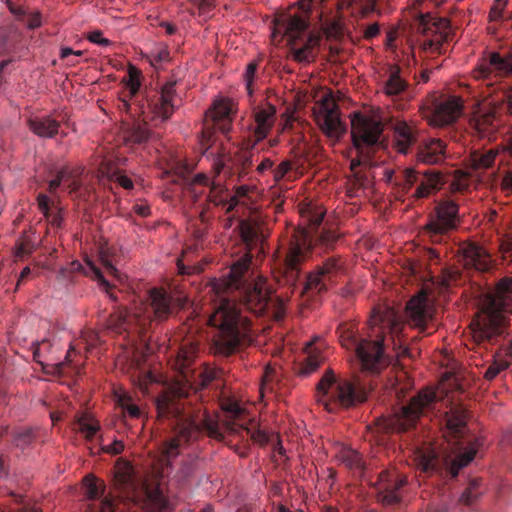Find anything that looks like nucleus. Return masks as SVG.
I'll return each instance as SVG.
<instances>
[{"label": "nucleus", "mask_w": 512, "mask_h": 512, "mask_svg": "<svg viewBox=\"0 0 512 512\" xmlns=\"http://www.w3.org/2000/svg\"><path fill=\"white\" fill-rule=\"evenodd\" d=\"M195 351L193 349L187 350L182 348L178 354L179 360L182 361L181 365L187 367L193 360Z\"/></svg>", "instance_id": "nucleus-57"}, {"label": "nucleus", "mask_w": 512, "mask_h": 512, "mask_svg": "<svg viewBox=\"0 0 512 512\" xmlns=\"http://www.w3.org/2000/svg\"><path fill=\"white\" fill-rule=\"evenodd\" d=\"M75 424L78 430L85 435L87 439H92L99 430V424L88 413L77 416Z\"/></svg>", "instance_id": "nucleus-42"}, {"label": "nucleus", "mask_w": 512, "mask_h": 512, "mask_svg": "<svg viewBox=\"0 0 512 512\" xmlns=\"http://www.w3.org/2000/svg\"><path fill=\"white\" fill-rule=\"evenodd\" d=\"M415 184H417V188L412 195L413 198H426L431 192L440 189L442 185L441 174L436 170H428L420 176L413 168L398 171L395 187L400 197L407 195Z\"/></svg>", "instance_id": "nucleus-13"}, {"label": "nucleus", "mask_w": 512, "mask_h": 512, "mask_svg": "<svg viewBox=\"0 0 512 512\" xmlns=\"http://www.w3.org/2000/svg\"><path fill=\"white\" fill-rule=\"evenodd\" d=\"M315 119L321 131L331 139L337 140L346 132V127L340 119L338 106L329 98L323 99L319 110L315 113Z\"/></svg>", "instance_id": "nucleus-23"}, {"label": "nucleus", "mask_w": 512, "mask_h": 512, "mask_svg": "<svg viewBox=\"0 0 512 512\" xmlns=\"http://www.w3.org/2000/svg\"><path fill=\"white\" fill-rule=\"evenodd\" d=\"M28 126L41 138H53L59 131L60 122L50 116H36L28 120Z\"/></svg>", "instance_id": "nucleus-37"}, {"label": "nucleus", "mask_w": 512, "mask_h": 512, "mask_svg": "<svg viewBox=\"0 0 512 512\" xmlns=\"http://www.w3.org/2000/svg\"><path fill=\"white\" fill-rule=\"evenodd\" d=\"M492 74L497 77L512 76V50L491 52L487 62L479 65L475 71L477 79L490 80Z\"/></svg>", "instance_id": "nucleus-25"}, {"label": "nucleus", "mask_w": 512, "mask_h": 512, "mask_svg": "<svg viewBox=\"0 0 512 512\" xmlns=\"http://www.w3.org/2000/svg\"><path fill=\"white\" fill-rule=\"evenodd\" d=\"M247 142L248 139L243 141V150L237 153L234 157L226 154L224 151L219 153L213 164L215 173L220 174L225 168H229L230 170L235 169L239 177L247 175L248 170L253 165L251 153L253 148H248L246 146Z\"/></svg>", "instance_id": "nucleus-27"}, {"label": "nucleus", "mask_w": 512, "mask_h": 512, "mask_svg": "<svg viewBox=\"0 0 512 512\" xmlns=\"http://www.w3.org/2000/svg\"><path fill=\"white\" fill-rule=\"evenodd\" d=\"M124 449V445L121 441H114L112 444H109L105 447V451L107 453H111V454H119L123 451Z\"/></svg>", "instance_id": "nucleus-62"}, {"label": "nucleus", "mask_w": 512, "mask_h": 512, "mask_svg": "<svg viewBox=\"0 0 512 512\" xmlns=\"http://www.w3.org/2000/svg\"><path fill=\"white\" fill-rule=\"evenodd\" d=\"M89 41L95 44H99L101 46H108L110 41L103 37L101 31H93L88 35Z\"/></svg>", "instance_id": "nucleus-58"}, {"label": "nucleus", "mask_w": 512, "mask_h": 512, "mask_svg": "<svg viewBox=\"0 0 512 512\" xmlns=\"http://www.w3.org/2000/svg\"><path fill=\"white\" fill-rule=\"evenodd\" d=\"M407 479L399 475L395 470H383L377 481V500L384 506H393L400 503L401 488L405 486Z\"/></svg>", "instance_id": "nucleus-22"}, {"label": "nucleus", "mask_w": 512, "mask_h": 512, "mask_svg": "<svg viewBox=\"0 0 512 512\" xmlns=\"http://www.w3.org/2000/svg\"><path fill=\"white\" fill-rule=\"evenodd\" d=\"M156 409L158 418L169 420L177 432L163 448L167 464L178 456L182 445L196 438L200 432L218 441L224 440L218 421L209 414L197 393L187 395L181 389H167L156 398Z\"/></svg>", "instance_id": "nucleus-2"}, {"label": "nucleus", "mask_w": 512, "mask_h": 512, "mask_svg": "<svg viewBox=\"0 0 512 512\" xmlns=\"http://www.w3.org/2000/svg\"><path fill=\"white\" fill-rule=\"evenodd\" d=\"M35 430L32 428H25L17 431L14 434V445L20 449H25L30 446L35 440Z\"/></svg>", "instance_id": "nucleus-47"}, {"label": "nucleus", "mask_w": 512, "mask_h": 512, "mask_svg": "<svg viewBox=\"0 0 512 512\" xmlns=\"http://www.w3.org/2000/svg\"><path fill=\"white\" fill-rule=\"evenodd\" d=\"M306 257V250L298 243H292L281 264L280 270L285 283L294 285L300 277L301 265Z\"/></svg>", "instance_id": "nucleus-30"}, {"label": "nucleus", "mask_w": 512, "mask_h": 512, "mask_svg": "<svg viewBox=\"0 0 512 512\" xmlns=\"http://www.w3.org/2000/svg\"><path fill=\"white\" fill-rule=\"evenodd\" d=\"M498 154L497 149L473 151L469 156L470 166L475 170L488 169L492 167Z\"/></svg>", "instance_id": "nucleus-39"}, {"label": "nucleus", "mask_w": 512, "mask_h": 512, "mask_svg": "<svg viewBox=\"0 0 512 512\" xmlns=\"http://www.w3.org/2000/svg\"><path fill=\"white\" fill-rule=\"evenodd\" d=\"M406 317L410 326L417 328L420 333L431 334L435 330L430 325L432 310L424 293L412 297L406 305Z\"/></svg>", "instance_id": "nucleus-24"}, {"label": "nucleus", "mask_w": 512, "mask_h": 512, "mask_svg": "<svg viewBox=\"0 0 512 512\" xmlns=\"http://www.w3.org/2000/svg\"><path fill=\"white\" fill-rule=\"evenodd\" d=\"M224 411L228 414V420L225 424V430L230 434H239L241 437L249 436L251 440L260 445L268 442L267 434L256 428H250L244 421L245 410L236 402H230L224 406Z\"/></svg>", "instance_id": "nucleus-21"}, {"label": "nucleus", "mask_w": 512, "mask_h": 512, "mask_svg": "<svg viewBox=\"0 0 512 512\" xmlns=\"http://www.w3.org/2000/svg\"><path fill=\"white\" fill-rule=\"evenodd\" d=\"M379 31V25L377 23H373L365 29L364 38L368 40L372 39L379 34Z\"/></svg>", "instance_id": "nucleus-63"}, {"label": "nucleus", "mask_w": 512, "mask_h": 512, "mask_svg": "<svg viewBox=\"0 0 512 512\" xmlns=\"http://www.w3.org/2000/svg\"><path fill=\"white\" fill-rule=\"evenodd\" d=\"M446 158V144L441 139L432 138L421 142L416 150V160L425 165L442 163Z\"/></svg>", "instance_id": "nucleus-32"}, {"label": "nucleus", "mask_w": 512, "mask_h": 512, "mask_svg": "<svg viewBox=\"0 0 512 512\" xmlns=\"http://www.w3.org/2000/svg\"><path fill=\"white\" fill-rule=\"evenodd\" d=\"M322 357L318 350L312 348V344L307 345V357L305 359V372L315 371L321 364Z\"/></svg>", "instance_id": "nucleus-48"}, {"label": "nucleus", "mask_w": 512, "mask_h": 512, "mask_svg": "<svg viewBox=\"0 0 512 512\" xmlns=\"http://www.w3.org/2000/svg\"><path fill=\"white\" fill-rule=\"evenodd\" d=\"M257 67H258L257 62L249 63L247 65V67H246V71H245V74H244V79H245V82H246V88H247L248 93L250 95L252 94V83H253V79L255 77V73L257 71Z\"/></svg>", "instance_id": "nucleus-54"}, {"label": "nucleus", "mask_w": 512, "mask_h": 512, "mask_svg": "<svg viewBox=\"0 0 512 512\" xmlns=\"http://www.w3.org/2000/svg\"><path fill=\"white\" fill-rule=\"evenodd\" d=\"M318 241L326 248L333 247L334 243L338 240L339 235L333 229L322 228L318 233Z\"/></svg>", "instance_id": "nucleus-51"}, {"label": "nucleus", "mask_w": 512, "mask_h": 512, "mask_svg": "<svg viewBox=\"0 0 512 512\" xmlns=\"http://www.w3.org/2000/svg\"><path fill=\"white\" fill-rule=\"evenodd\" d=\"M459 252L461 253V261L467 270L485 273L491 271L495 266L491 255L475 243L462 245Z\"/></svg>", "instance_id": "nucleus-28"}, {"label": "nucleus", "mask_w": 512, "mask_h": 512, "mask_svg": "<svg viewBox=\"0 0 512 512\" xmlns=\"http://www.w3.org/2000/svg\"><path fill=\"white\" fill-rule=\"evenodd\" d=\"M508 87L502 89L496 95L492 93H488L487 97L490 100L487 103L488 108L480 110L470 121L471 126L475 129L478 136L480 138H488L491 140L493 135L496 133L499 123L498 116L500 112L506 107V102L499 104L498 101L501 100V94Z\"/></svg>", "instance_id": "nucleus-17"}, {"label": "nucleus", "mask_w": 512, "mask_h": 512, "mask_svg": "<svg viewBox=\"0 0 512 512\" xmlns=\"http://www.w3.org/2000/svg\"><path fill=\"white\" fill-rule=\"evenodd\" d=\"M317 401L330 412L350 408L367 399V391L360 384L347 378L337 376L328 368L317 386Z\"/></svg>", "instance_id": "nucleus-8"}, {"label": "nucleus", "mask_w": 512, "mask_h": 512, "mask_svg": "<svg viewBox=\"0 0 512 512\" xmlns=\"http://www.w3.org/2000/svg\"><path fill=\"white\" fill-rule=\"evenodd\" d=\"M450 505L446 500H443L441 503L431 506L427 512H449Z\"/></svg>", "instance_id": "nucleus-64"}, {"label": "nucleus", "mask_w": 512, "mask_h": 512, "mask_svg": "<svg viewBox=\"0 0 512 512\" xmlns=\"http://www.w3.org/2000/svg\"><path fill=\"white\" fill-rule=\"evenodd\" d=\"M437 401L438 397L433 389L419 391L406 405L384 420L385 430L397 433L411 430L422 416H428L434 411Z\"/></svg>", "instance_id": "nucleus-11"}, {"label": "nucleus", "mask_w": 512, "mask_h": 512, "mask_svg": "<svg viewBox=\"0 0 512 512\" xmlns=\"http://www.w3.org/2000/svg\"><path fill=\"white\" fill-rule=\"evenodd\" d=\"M82 273L85 276H89L93 279H96L99 284L105 288H109L110 284L109 282L104 278L103 272L101 269L95 265L94 262H92L89 259L85 260V264H82L81 262L75 260L72 261L66 268H62L59 272L60 276L66 278L68 277V274L72 273Z\"/></svg>", "instance_id": "nucleus-36"}, {"label": "nucleus", "mask_w": 512, "mask_h": 512, "mask_svg": "<svg viewBox=\"0 0 512 512\" xmlns=\"http://www.w3.org/2000/svg\"><path fill=\"white\" fill-rule=\"evenodd\" d=\"M404 328L405 324L393 312H389L385 317L374 318L366 336L359 335L350 326L341 330L339 338L343 347L355 352L362 371L374 375L389 365L384 352L386 341L389 338L396 345L395 338L400 340Z\"/></svg>", "instance_id": "nucleus-3"}, {"label": "nucleus", "mask_w": 512, "mask_h": 512, "mask_svg": "<svg viewBox=\"0 0 512 512\" xmlns=\"http://www.w3.org/2000/svg\"><path fill=\"white\" fill-rule=\"evenodd\" d=\"M277 382L276 370L270 366H267L264 370L262 381H261V393L273 392L275 384Z\"/></svg>", "instance_id": "nucleus-49"}, {"label": "nucleus", "mask_w": 512, "mask_h": 512, "mask_svg": "<svg viewBox=\"0 0 512 512\" xmlns=\"http://www.w3.org/2000/svg\"><path fill=\"white\" fill-rule=\"evenodd\" d=\"M462 104L460 99L456 97L436 105L433 112L431 122L436 126H445L453 123L460 116Z\"/></svg>", "instance_id": "nucleus-33"}, {"label": "nucleus", "mask_w": 512, "mask_h": 512, "mask_svg": "<svg viewBox=\"0 0 512 512\" xmlns=\"http://www.w3.org/2000/svg\"><path fill=\"white\" fill-rule=\"evenodd\" d=\"M176 81H168L161 90L147 100V108L153 120L167 121L178 107V98L175 90Z\"/></svg>", "instance_id": "nucleus-19"}, {"label": "nucleus", "mask_w": 512, "mask_h": 512, "mask_svg": "<svg viewBox=\"0 0 512 512\" xmlns=\"http://www.w3.org/2000/svg\"><path fill=\"white\" fill-rule=\"evenodd\" d=\"M512 278L498 282L494 290L483 295L480 308L469 327L477 345H494L506 331L505 313H512Z\"/></svg>", "instance_id": "nucleus-5"}, {"label": "nucleus", "mask_w": 512, "mask_h": 512, "mask_svg": "<svg viewBox=\"0 0 512 512\" xmlns=\"http://www.w3.org/2000/svg\"><path fill=\"white\" fill-rule=\"evenodd\" d=\"M150 137V131L146 124H133L126 131L125 138L127 141L135 144H142L146 142Z\"/></svg>", "instance_id": "nucleus-44"}, {"label": "nucleus", "mask_w": 512, "mask_h": 512, "mask_svg": "<svg viewBox=\"0 0 512 512\" xmlns=\"http://www.w3.org/2000/svg\"><path fill=\"white\" fill-rule=\"evenodd\" d=\"M506 102V109L512 115V86H509L502 94L501 100L498 101L499 104Z\"/></svg>", "instance_id": "nucleus-60"}, {"label": "nucleus", "mask_w": 512, "mask_h": 512, "mask_svg": "<svg viewBox=\"0 0 512 512\" xmlns=\"http://www.w3.org/2000/svg\"><path fill=\"white\" fill-rule=\"evenodd\" d=\"M341 461L351 470L364 472L365 462L362 455L353 449H344L341 452Z\"/></svg>", "instance_id": "nucleus-43"}, {"label": "nucleus", "mask_w": 512, "mask_h": 512, "mask_svg": "<svg viewBox=\"0 0 512 512\" xmlns=\"http://www.w3.org/2000/svg\"><path fill=\"white\" fill-rule=\"evenodd\" d=\"M200 186H209V193L206 198V205L205 207H203L200 213L202 220H204L205 213L209 211L211 204L217 207H222L227 213L233 211L228 210V206L230 204V195L228 194V192L222 186L210 182L209 178L205 174L201 173L193 177L187 188L188 192L191 194L194 200V203H196L199 197L204 193L203 190L198 189V187Z\"/></svg>", "instance_id": "nucleus-16"}, {"label": "nucleus", "mask_w": 512, "mask_h": 512, "mask_svg": "<svg viewBox=\"0 0 512 512\" xmlns=\"http://www.w3.org/2000/svg\"><path fill=\"white\" fill-rule=\"evenodd\" d=\"M389 76L384 84V92L387 96H398L403 93L408 84L401 76V69L398 65L389 66Z\"/></svg>", "instance_id": "nucleus-38"}, {"label": "nucleus", "mask_w": 512, "mask_h": 512, "mask_svg": "<svg viewBox=\"0 0 512 512\" xmlns=\"http://www.w3.org/2000/svg\"><path fill=\"white\" fill-rule=\"evenodd\" d=\"M129 79L126 82V88L128 89L129 98H121L119 100L118 108L131 116L135 117L137 114H145V105L140 104L138 101L131 100L138 94L140 89V71L135 67L129 69Z\"/></svg>", "instance_id": "nucleus-31"}, {"label": "nucleus", "mask_w": 512, "mask_h": 512, "mask_svg": "<svg viewBox=\"0 0 512 512\" xmlns=\"http://www.w3.org/2000/svg\"><path fill=\"white\" fill-rule=\"evenodd\" d=\"M417 31L420 34L417 43L427 56L442 54L443 44L450 38V23L447 19H435L429 15L421 16Z\"/></svg>", "instance_id": "nucleus-12"}, {"label": "nucleus", "mask_w": 512, "mask_h": 512, "mask_svg": "<svg viewBox=\"0 0 512 512\" xmlns=\"http://www.w3.org/2000/svg\"><path fill=\"white\" fill-rule=\"evenodd\" d=\"M83 485L88 501L85 512H114L112 501L108 498H102L105 492L103 481L89 474L84 477Z\"/></svg>", "instance_id": "nucleus-26"}, {"label": "nucleus", "mask_w": 512, "mask_h": 512, "mask_svg": "<svg viewBox=\"0 0 512 512\" xmlns=\"http://www.w3.org/2000/svg\"><path fill=\"white\" fill-rule=\"evenodd\" d=\"M467 416V410L462 404L451 403L449 410L444 414V419L448 432L455 440L456 455L441 458L434 451L422 454L420 465L423 472L438 474L443 479H453L460 469L474 459L478 440L472 437L465 438Z\"/></svg>", "instance_id": "nucleus-4"}, {"label": "nucleus", "mask_w": 512, "mask_h": 512, "mask_svg": "<svg viewBox=\"0 0 512 512\" xmlns=\"http://www.w3.org/2000/svg\"><path fill=\"white\" fill-rule=\"evenodd\" d=\"M196 464L192 460L182 461L180 468L175 474V479L179 485H186L194 475Z\"/></svg>", "instance_id": "nucleus-45"}, {"label": "nucleus", "mask_w": 512, "mask_h": 512, "mask_svg": "<svg viewBox=\"0 0 512 512\" xmlns=\"http://www.w3.org/2000/svg\"><path fill=\"white\" fill-rule=\"evenodd\" d=\"M502 256L505 260L512 262V240L507 239L502 241L500 245Z\"/></svg>", "instance_id": "nucleus-59"}, {"label": "nucleus", "mask_w": 512, "mask_h": 512, "mask_svg": "<svg viewBox=\"0 0 512 512\" xmlns=\"http://www.w3.org/2000/svg\"><path fill=\"white\" fill-rule=\"evenodd\" d=\"M238 229L242 255L226 275L213 282L212 289L219 299L208 318L209 325L216 329L212 340L214 352L225 357L251 340V322L242 315L237 300L256 315H262L270 301L266 279L253 277L250 272L252 259L263 252L264 237L259 227L248 220H240Z\"/></svg>", "instance_id": "nucleus-1"}, {"label": "nucleus", "mask_w": 512, "mask_h": 512, "mask_svg": "<svg viewBox=\"0 0 512 512\" xmlns=\"http://www.w3.org/2000/svg\"><path fill=\"white\" fill-rule=\"evenodd\" d=\"M459 222L458 205L453 201H442L435 208V216H431L425 225L423 234L432 244L440 245V248H428L426 257L430 261H437L442 254H446L451 237Z\"/></svg>", "instance_id": "nucleus-10"}, {"label": "nucleus", "mask_w": 512, "mask_h": 512, "mask_svg": "<svg viewBox=\"0 0 512 512\" xmlns=\"http://www.w3.org/2000/svg\"><path fill=\"white\" fill-rule=\"evenodd\" d=\"M100 262L108 274L114 275V276L117 275L118 271H117L116 267L113 265V263L107 256L101 254Z\"/></svg>", "instance_id": "nucleus-61"}, {"label": "nucleus", "mask_w": 512, "mask_h": 512, "mask_svg": "<svg viewBox=\"0 0 512 512\" xmlns=\"http://www.w3.org/2000/svg\"><path fill=\"white\" fill-rule=\"evenodd\" d=\"M509 362L505 360L494 361L485 371V378L493 380L501 371L508 368Z\"/></svg>", "instance_id": "nucleus-52"}, {"label": "nucleus", "mask_w": 512, "mask_h": 512, "mask_svg": "<svg viewBox=\"0 0 512 512\" xmlns=\"http://www.w3.org/2000/svg\"><path fill=\"white\" fill-rule=\"evenodd\" d=\"M219 371L215 368L205 367L200 373L201 385L207 386L218 377Z\"/></svg>", "instance_id": "nucleus-53"}, {"label": "nucleus", "mask_w": 512, "mask_h": 512, "mask_svg": "<svg viewBox=\"0 0 512 512\" xmlns=\"http://www.w3.org/2000/svg\"><path fill=\"white\" fill-rule=\"evenodd\" d=\"M236 112L235 103L229 98H219L213 102L212 107L206 112V118L202 129L203 144L212 145L216 131L227 136L233 124V115Z\"/></svg>", "instance_id": "nucleus-14"}, {"label": "nucleus", "mask_w": 512, "mask_h": 512, "mask_svg": "<svg viewBox=\"0 0 512 512\" xmlns=\"http://www.w3.org/2000/svg\"><path fill=\"white\" fill-rule=\"evenodd\" d=\"M393 146L397 152L407 154L416 143V131L406 121L396 120L393 124Z\"/></svg>", "instance_id": "nucleus-34"}, {"label": "nucleus", "mask_w": 512, "mask_h": 512, "mask_svg": "<svg viewBox=\"0 0 512 512\" xmlns=\"http://www.w3.org/2000/svg\"><path fill=\"white\" fill-rule=\"evenodd\" d=\"M382 133L383 124L380 120L360 112L353 114L351 118V136L356 149L380 144Z\"/></svg>", "instance_id": "nucleus-15"}, {"label": "nucleus", "mask_w": 512, "mask_h": 512, "mask_svg": "<svg viewBox=\"0 0 512 512\" xmlns=\"http://www.w3.org/2000/svg\"><path fill=\"white\" fill-rule=\"evenodd\" d=\"M37 203L39 210L44 214L49 223L52 226L59 228L63 221L61 209L57 208L56 211H53L51 207V201L45 194H39L37 196Z\"/></svg>", "instance_id": "nucleus-40"}, {"label": "nucleus", "mask_w": 512, "mask_h": 512, "mask_svg": "<svg viewBox=\"0 0 512 512\" xmlns=\"http://www.w3.org/2000/svg\"><path fill=\"white\" fill-rule=\"evenodd\" d=\"M308 21L300 16L282 15L274 24L273 37L287 38L290 56L299 63H308L316 56L321 36L308 31Z\"/></svg>", "instance_id": "nucleus-9"}, {"label": "nucleus", "mask_w": 512, "mask_h": 512, "mask_svg": "<svg viewBox=\"0 0 512 512\" xmlns=\"http://www.w3.org/2000/svg\"><path fill=\"white\" fill-rule=\"evenodd\" d=\"M250 187L247 185H241L236 187L234 195H230V204L228 210H234L236 207L248 205V194Z\"/></svg>", "instance_id": "nucleus-46"}, {"label": "nucleus", "mask_w": 512, "mask_h": 512, "mask_svg": "<svg viewBox=\"0 0 512 512\" xmlns=\"http://www.w3.org/2000/svg\"><path fill=\"white\" fill-rule=\"evenodd\" d=\"M276 119V108L273 105L266 104L257 106L252 112V121L248 125L249 135L246 139L248 148H255L257 143L265 139Z\"/></svg>", "instance_id": "nucleus-20"}, {"label": "nucleus", "mask_w": 512, "mask_h": 512, "mask_svg": "<svg viewBox=\"0 0 512 512\" xmlns=\"http://www.w3.org/2000/svg\"><path fill=\"white\" fill-rule=\"evenodd\" d=\"M344 271V261L339 256L326 259L317 271L310 273L305 279V289L318 293L326 291L334 285Z\"/></svg>", "instance_id": "nucleus-18"}, {"label": "nucleus", "mask_w": 512, "mask_h": 512, "mask_svg": "<svg viewBox=\"0 0 512 512\" xmlns=\"http://www.w3.org/2000/svg\"><path fill=\"white\" fill-rule=\"evenodd\" d=\"M484 494V487L481 478L471 479L467 487L462 492L458 501L454 504V507L459 512H475L472 506L481 498Z\"/></svg>", "instance_id": "nucleus-35"}, {"label": "nucleus", "mask_w": 512, "mask_h": 512, "mask_svg": "<svg viewBox=\"0 0 512 512\" xmlns=\"http://www.w3.org/2000/svg\"><path fill=\"white\" fill-rule=\"evenodd\" d=\"M113 487L118 497L141 505L144 512H171L172 506L159 487L140 483L129 463L115 467Z\"/></svg>", "instance_id": "nucleus-7"}, {"label": "nucleus", "mask_w": 512, "mask_h": 512, "mask_svg": "<svg viewBox=\"0 0 512 512\" xmlns=\"http://www.w3.org/2000/svg\"><path fill=\"white\" fill-rule=\"evenodd\" d=\"M291 169L292 163L289 160L282 161L274 170L275 181L282 180Z\"/></svg>", "instance_id": "nucleus-55"}, {"label": "nucleus", "mask_w": 512, "mask_h": 512, "mask_svg": "<svg viewBox=\"0 0 512 512\" xmlns=\"http://www.w3.org/2000/svg\"><path fill=\"white\" fill-rule=\"evenodd\" d=\"M507 3V0H495L493 6L490 10V19L492 21H497L502 17V12Z\"/></svg>", "instance_id": "nucleus-56"}, {"label": "nucleus", "mask_w": 512, "mask_h": 512, "mask_svg": "<svg viewBox=\"0 0 512 512\" xmlns=\"http://www.w3.org/2000/svg\"><path fill=\"white\" fill-rule=\"evenodd\" d=\"M118 405L123 412L127 413L132 418H139L141 416L140 408L133 403L131 397L128 395H120L118 397Z\"/></svg>", "instance_id": "nucleus-50"}, {"label": "nucleus", "mask_w": 512, "mask_h": 512, "mask_svg": "<svg viewBox=\"0 0 512 512\" xmlns=\"http://www.w3.org/2000/svg\"><path fill=\"white\" fill-rule=\"evenodd\" d=\"M360 165L359 161L352 160L351 161V170L353 172L352 177L350 178L347 186V193L350 197H355L358 195L360 189L365 187L368 183V177L362 174L360 171H356V167Z\"/></svg>", "instance_id": "nucleus-41"}, {"label": "nucleus", "mask_w": 512, "mask_h": 512, "mask_svg": "<svg viewBox=\"0 0 512 512\" xmlns=\"http://www.w3.org/2000/svg\"><path fill=\"white\" fill-rule=\"evenodd\" d=\"M82 167L65 165L55 172L54 178L48 183V191L54 193L60 186L70 194L77 193L82 186Z\"/></svg>", "instance_id": "nucleus-29"}, {"label": "nucleus", "mask_w": 512, "mask_h": 512, "mask_svg": "<svg viewBox=\"0 0 512 512\" xmlns=\"http://www.w3.org/2000/svg\"><path fill=\"white\" fill-rule=\"evenodd\" d=\"M149 304H140L133 313L126 309H118L113 312L108 321L107 327L117 334L144 333L151 324L153 318L158 321L166 320L174 311L181 309L186 304V298L174 297L171 293L162 288H153L149 292Z\"/></svg>", "instance_id": "nucleus-6"}]
</instances>
